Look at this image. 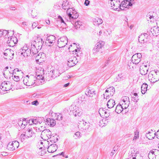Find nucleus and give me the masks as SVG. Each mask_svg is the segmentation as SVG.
I'll return each mask as SVG.
<instances>
[{
  "mask_svg": "<svg viewBox=\"0 0 159 159\" xmlns=\"http://www.w3.org/2000/svg\"><path fill=\"white\" fill-rule=\"evenodd\" d=\"M66 58L67 61V65L70 67L75 66L78 62V60L75 56L74 52L68 53Z\"/></svg>",
  "mask_w": 159,
  "mask_h": 159,
  "instance_id": "nucleus-1",
  "label": "nucleus"
},
{
  "mask_svg": "<svg viewBox=\"0 0 159 159\" xmlns=\"http://www.w3.org/2000/svg\"><path fill=\"white\" fill-rule=\"evenodd\" d=\"M148 78L151 83H155L159 80V72L157 70H151L148 74Z\"/></svg>",
  "mask_w": 159,
  "mask_h": 159,
  "instance_id": "nucleus-2",
  "label": "nucleus"
},
{
  "mask_svg": "<svg viewBox=\"0 0 159 159\" xmlns=\"http://www.w3.org/2000/svg\"><path fill=\"white\" fill-rule=\"evenodd\" d=\"M35 78L34 77H29L28 75L24 78L23 81L24 84L28 86H31L35 83Z\"/></svg>",
  "mask_w": 159,
  "mask_h": 159,
  "instance_id": "nucleus-3",
  "label": "nucleus"
},
{
  "mask_svg": "<svg viewBox=\"0 0 159 159\" xmlns=\"http://www.w3.org/2000/svg\"><path fill=\"white\" fill-rule=\"evenodd\" d=\"M51 132L48 129H45L41 133V137L42 139L45 141L51 138Z\"/></svg>",
  "mask_w": 159,
  "mask_h": 159,
  "instance_id": "nucleus-4",
  "label": "nucleus"
},
{
  "mask_svg": "<svg viewBox=\"0 0 159 159\" xmlns=\"http://www.w3.org/2000/svg\"><path fill=\"white\" fill-rule=\"evenodd\" d=\"M104 44L105 42L101 41L98 42L93 49V53H95L98 52H102V49L104 48Z\"/></svg>",
  "mask_w": 159,
  "mask_h": 159,
  "instance_id": "nucleus-5",
  "label": "nucleus"
},
{
  "mask_svg": "<svg viewBox=\"0 0 159 159\" xmlns=\"http://www.w3.org/2000/svg\"><path fill=\"white\" fill-rule=\"evenodd\" d=\"M68 41L66 36H63L58 39L57 41V46L59 48H63L67 44Z\"/></svg>",
  "mask_w": 159,
  "mask_h": 159,
  "instance_id": "nucleus-6",
  "label": "nucleus"
},
{
  "mask_svg": "<svg viewBox=\"0 0 159 159\" xmlns=\"http://www.w3.org/2000/svg\"><path fill=\"white\" fill-rule=\"evenodd\" d=\"M34 47L38 48V50H40L44 43V41L42 39L37 38L34 40L32 41L31 45H33V43H34Z\"/></svg>",
  "mask_w": 159,
  "mask_h": 159,
  "instance_id": "nucleus-7",
  "label": "nucleus"
},
{
  "mask_svg": "<svg viewBox=\"0 0 159 159\" xmlns=\"http://www.w3.org/2000/svg\"><path fill=\"white\" fill-rule=\"evenodd\" d=\"M11 88V83L9 81L3 82L2 83L1 85L0 86V90L1 89L4 91L9 90Z\"/></svg>",
  "mask_w": 159,
  "mask_h": 159,
  "instance_id": "nucleus-8",
  "label": "nucleus"
},
{
  "mask_svg": "<svg viewBox=\"0 0 159 159\" xmlns=\"http://www.w3.org/2000/svg\"><path fill=\"white\" fill-rule=\"evenodd\" d=\"M108 2L110 4L112 9L115 10L118 9L120 3L119 0H109Z\"/></svg>",
  "mask_w": 159,
  "mask_h": 159,
  "instance_id": "nucleus-9",
  "label": "nucleus"
},
{
  "mask_svg": "<svg viewBox=\"0 0 159 159\" xmlns=\"http://www.w3.org/2000/svg\"><path fill=\"white\" fill-rule=\"evenodd\" d=\"M141 57L142 55L141 53H136L132 57L131 61L133 64H137L140 61Z\"/></svg>",
  "mask_w": 159,
  "mask_h": 159,
  "instance_id": "nucleus-10",
  "label": "nucleus"
},
{
  "mask_svg": "<svg viewBox=\"0 0 159 159\" xmlns=\"http://www.w3.org/2000/svg\"><path fill=\"white\" fill-rule=\"evenodd\" d=\"M57 145L56 144H51L48 148L47 151L49 152L52 153L57 149Z\"/></svg>",
  "mask_w": 159,
  "mask_h": 159,
  "instance_id": "nucleus-11",
  "label": "nucleus"
},
{
  "mask_svg": "<svg viewBox=\"0 0 159 159\" xmlns=\"http://www.w3.org/2000/svg\"><path fill=\"white\" fill-rule=\"evenodd\" d=\"M96 93L93 89H90V88L87 89L86 91L85 92V94L87 97H92L93 94L95 95Z\"/></svg>",
  "mask_w": 159,
  "mask_h": 159,
  "instance_id": "nucleus-12",
  "label": "nucleus"
},
{
  "mask_svg": "<svg viewBox=\"0 0 159 159\" xmlns=\"http://www.w3.org/2000/svg\"><path fill=\"white\" fill-rule=\"evenodd\" d=\"M55 37L53 35H50L47 37V40L49 43V46H51L53 45V43L55 42Z\"/></svg>",
  "mask_w": 159,
  "mask_h": 159,
  "instance_id": "nucleus-13",
  "label": "nucleus"
},
{
  "mask_svg": "<svg viewBox=\"0 0 159 159\" xmlns=\"http://www.w3.org/2000/svg\"><path fill=\"white\" fill-rule=\"evenodd\" d=\"M51 71L52 73H53L52 75H53V79H54L56 77L59 76L61 73L64 72L65 71H61V72H60L59 70L55 69L53 70H51Z\"/></svg>",
  "mask_w": 159,
  "mask_h": 159,
  "instance_id": "nucleus-14",
  "label": "nucleus"
},
{
  "mask_svg": "<svg viewBox=\"0 0 159 159\" xmlns=\"http://www.w3.org/2000/svg\"><path fill=\"white\" fill-rule=\"evenodd\" d=\"M69 11L67 12V15L69 17L70 19H76L78 17V14H77V12L76 11H74V12H72V13H70L68 12Z\"/></svg>",
  "mask_w": 159,
  "mask_h": 159,
  "instance_id": "nucleus-15",
  "label": "nucleus"
},
{
  "mask_svg": "<svg viewBox=\"0 0 159 159\" xmlns=\"http://www.w3.org/2000/svg\"><path fill=\"white\" fill-rule=\"evenodd\" d=\"M34 46V43H33V45H31V47L30 49V53L31 54L32 53L33 55L36 54L38 52L39 50H38V48Z\"/></svg>",
  "mask_w": 159,
  "mask_h": 159,
  "instance_id": "nucleus-16",
  "label": "nucleus"
},
{
  "mask_svg": "<svg viewBox=\"0 0 159 159\" xmlns=\"http://www.w3.org/2000/svg\"><path fill=\"white\" fill-rule=\"evenodd\" d=\"M148 68H146L144 67L140 66V73L142 75H146L148 71Z\"/></svg>",
  "mask_w": 159,
  "mask_h": 159,
  "instance_id": "nucleus-17",
  "label": "nucleus"
},
{
  "mask_svg": "<svg viewBox=\"0 0 159 159\" xmlns=\"http://www.w3.org/2000/svg\"><path fill=\"white\" fill-rule=\"evenodd\" d=\"M46 122L50 126L53 127L56 125V121L55 120L52 119H47Z\"/></svg>",
  "mask_w": 159,
  "mask_h": 159,
  "instance_id": "nucleus-18",
  "label": "nucleus"
},
{
  "mask_svg": "<svg viewBox=\"0 0 159 159\" xmlns=\"http://www.w3.org/2000/svg\"><path fill=\"white\" fill-rule=\"evenodd\" d=\"M115 105V101L111 99L107 102V106L109 108H111L113 107Z\"/></svg>",
  "mask_w": 159,
  "mask_h": 159,
  "instance_id": "nucleus-19",
  "label": "nucleus"
},
{
  "mask_svg": "<svg viewBox=\"0 0 159 159\" xmlns=\"http://www.w3.org/2000/svg\"><path fill=\"white\" fill-rule=\"evenodd\" d=\"M115 92V89L113 87H110L109 88H108L105 91V93H110L111 96H112L114 93Z\"/></svg>",
  "mask_w": 159,
  "mask_h": 159,
  "instance_id": "nucleus-20",
  "label": "nucleus"
},
{
  "mask_svg": "<svg viewBox=\"0 0 159 159\" xmlns=\"http://www.w3.org/2000/svg\"><path fill=\"white\" fill-rule=\"evenodd\" d=\"M75 27L76 29L78 28L82 29L84 28V26L82 25V22L80 21H77L75 22Z\"/></svg>",
  "mask_w": 159,
  "mask_h": 159,
  "instance_id": "nucleus-21",
  "label": "nucleus"
},
{
  "mask_svg": "<svg viewBox=\"0 0 159 159\" xmlns=\"http://www.w3.org/2000/svg\"><path fill=\"white\" fill-rule=\"evenodd\" d=\"M148 85L146 83H143L141 87V92L143 94H144L147 90Z\"/></svg>",
  "mask_w": 159,
  "mask_h": 159,
  "instance_id": "nucleus-22",
  "label": "nucleus"
},
{
  "mask_svg": "<svg viewBox=\"0 0 159 159\" xmlns=\"http://www.w3.org/2000/svg\"><path fill=\"white\" fill-rule=\"evenodd\" d=\"M123 111L121 105L118 104L116 106L115 110V112L118 114L120 113Z\"/></svg>",
  "mask_w": 159,
  "mask_h": 159,
  "instance_id": "nucleus-23",
  "label": "nucleus"
},
{
  "mask_svg": "<svg viewBox=\"0 0 159 159\" xmlns=\"http://www.w3.org/2000/svg\"><path fill=\"white\" fill-rule=\"evenodd\" d=\"M132 157V159H143V157L139 152H137L134 155L131 156Z\"/></svg>",
  "mask_w": 159,
  "mask_h": 159,
  "instance_id": "nucleus-24",
  "label": "nucleus"
},
{
  "mask_svg": "<svg viewBox=\"0 0 159 159\" xmlns=\"http://www.w3.org/2000/svg\"><path fill=\"white\" fill-rule=\"evenodd\" d=\"M73 52H75V55L77 56L78 58L77 59H80L81 57L82 56L83 54L82 53V52L80 51V50H78L75 49L74 51H73Z\"/></svg>",
  "mask_w": 159,
  "mask_h": 159,
  "instance_id": "nucleus-25",
  "label": "nucleus"
},
{
  "mask_svg": "<svg viewBox=\"0 0 159 159\" xmlns=\"http://www.w3.org/2000/svg\"><path fill=\"white\" fill-rule=\"evenodd\" d=\"M102 20L100 18L97 17L93 20V24L94 25H98L102 23Z\"/></svg>",
  "mask_w": 159,
  "mask_h": 159,
  "instance_id": "nucleus-26",
  "label": "nucleus"
},
{
  "mask_svg": "<svg viewBox=\"0 0 159 159\" xmlns=\"http://www.w3.org/2000/svg\"><path fill=\"white\" fill-rule=\"evenodd\" d=\"M15 39L16 40V42H14V40L12 39V38H11L10 40H8L7 41V43L9 46L10 47H13L14 45H15V44L16 43L17 41V39L16 38H15Z\"/></svg>",
  "mask_w": 159,
  "mask_h": 159,
  "instance_id": "nucleus-27",
  "label": "nucleus"
},
{
  "mask_svg": "<svg viewBox=\"0 0 159 159\" xmlns=\"http://www.w3.org/2000/svg\"><path fill=\"white\" fill-rule=\"evenodd\" d=\"M144 39L145 38H144V36L143 34H141L139 36V41L140 42L141 44L147 42V40H145Z\"/></svg>",
  "mask_w": 159,
  "mask_h": 159,
  "instance_id": "nucleus-28",
  "label": "nucleus"
},
{
  "mask_svg": "<svg viewBox=\"0 0 159 159\" xmlns=\"http://www.w3.org/2000/svg\"><path fill=\"white\" fill-rule=\"evenodd\" d=\"M62 8L65 10L68 9L70 7L68 2L67 1L66 2L64 1L62 4Z\"/></svg>",
  "mask_w": 159,
  "mask_h": 159,
  "instance_id": "nucleus-29",
  "label": "nucleus"
},
{
  "mask_svg": "<svg viewBox=\"0 0 159 159\" xmlns=\"http://www.w3.org/2000/svg\"><path fill=\"white\" fill-rule=\"evenodd\" d=\"M27 139L33 135L32 130L30 129L27 130L25 133Z\"/></svg>",
  "mask_w": 159,
  "mask_h": 159,
  "instance_id": "nucleus-30",
  "label": "nucleus"
},
{
  "mask_svg": "<svg viewBox=\"0 0 159 159\" xmlns=\"http://www.w3.org/2000/svg\"><path fill=\"white\" fill-rule=\"evenodd\" d=\"M124 78H125L123 77L121 74H119L116 76V77L115 79H114V81L115 82L119 81L121 80H124Z\"/></svg>",
  "mask_w": 159,
  "mask_h": 159,
  "instance_id": "nucleus-31",
  "label": "nucleus"
},
{
  "mask_svg": "<svg viewBox=\"0 0 159 159\" xmlns=\"http://www.w3.org/2000/svg\"><path fill=\"white\" fill-rule=\"evenodd\" d=\"M78 107V106H76L74 104H72L70 106V111H72L74 115L75 113L76 110L77 109Z\"/></svg>",
  "mask_w": 159,
  "mask_h": 159,
  "instance_id": "nucleus-32",
  "label": "nucleus"
},
{
  "mask_svg": "<svg viewBox=\"0 0 159 159\" xmlns=\"http://www.w3.org/2000/svg\"><path fill=\"white\" fill-rule=\"evenodd\" d=\"M28 50V48H27L26 49L22 48L20 50L19 53H20V55H22L24 57H25L26 55L28 56V53H27Z\"/></svg>",
  "mask_w": 159,
  "mask_h": 159,
  "instance_id": "nucleus-33",
  "label": "nucleus"
},
{
  "mask_svg": "<svg viewBox=\"0 0 159 159\" xmlns=\"http://www.w3.org/2000/svg\"><path fill=\"white\" fill-rule=\"evenodd\" d=\"M44 53H39L35 57L36 61L37 62H39V59H41L43 58L42 57L44 56Z\"/></svg>",
  "mask_w": 159,
  "mask_h": 159,
  "instance_id": "nucleus-34",
  "label": "nucleus"
},
{
  "mask_svg": "<svg viewBox=\"0 0 159 159\" xmlns=\"http://www.w3.org/2000/svg\"><path fill=\"white\" fill-rule=\"evenodd\" d=\"M151 131H148V133H147L146 134V137L148 138L149 139H152L154 138V136L152 135L153 133H152V131L151 130Z\"/></svg>",
  "mask_w": 159,
  "mask_h": 159,
  "instance_id": "nucleus-35",
  "label": "nucleus"
},
{
  "mask_svg": "<svg viewBox=\"0 0 159 159\" xmlns=\"http://www.w3.org/2000/svg\"><path fill=\"white\" fill-rule=\"evenodd\" d=\"M7 149L10 151H13L15 150V148L13 147V145L12 144V142H9L7 145Z\"/></svg>",
  "mask_w": 159,
  "mask_h": 159,
  "instance_id": "nucleus-36",
  "label": "nucleus"
},
{
  "mask_svg": "<svg viewBox=\"0 0 159 159\" xmlns=\"http://www.w3.org/2000/svg\"><path fill=\"white\" fill-rule=\"evenodd\" d=\"M57 21V23L60 22L61 24H63L65 25H66V23L65 22L62 17L60 16H58Z\"/></svg>",
  "mask_w": 159,
  "mask_h": 159,
  "instance_id": "nucleus-37",
  "label": "nucleus"
},
{
  "mask_svg": "<svg viewBox=\"0 0 159 159\" xmlns=\"http://www.w3.org/2000/svg\"><path fill=\"white\" fill-rule=\"evenodd\" d=\"M83 124L84 125V128H83V129L84 131V133H86L87 131V129H88L89 127V122H85V123H83Z\"/></svg>",
  "mask_w": 159,
  "mask_h": 159,
  "instance_id": "nucleus-38",
  "label": "nucleus"
},
{
  "mask_svg": "<svg viewBox=\"0 0 159 159\" xmlns=\"http://www.w3.org/2000/svg\"><path fill=\"white\" fill-rule=\"evenodd\" d=\"M56 119L58 120H62L63 116L61 114L56 113L55 115Z\"/></svg>",
  "mask_w": 159,
  "mask_h": 159,
  "instance_id": "nucleus-39",
  "label": "nucleus"
},
{
  "mask_svg": "<svg viewBox=\"0 0 159 159\" xmlns=\"http://www.w3.org/2000/svg\"><path fill=\"white\" fill-rule=\"evenodd\" d=\"M121 99L123 102V103H130L129 98L127 96H124L122 97Z\"/></svg>",
  "mask_w": 159,
  "mask_h": 159,
  "instance_id": "nucleus-40",
  "label": "nucleus"
},
{
  "mask_svg": "<svg viewBox=\"0 0 159 159\" xmlns=\"http://www.w3.org/2000/svg\"><path fill=\"white\" fill-rule=\"evenodd\" d=\"M12 144L13 145V147L15 148V150L17 148L19 145V142L17 141H14L12 142Z\"/></svg>",
  "mask_w": 159,
  "mask_h": 159,
  "instance_id": "nucleus-41",
  "label": "nucleus"
},
{
  "mask_svg": "<svg viewBox=\"0 0 159 159\" xmlns=\"http://www.w3.org/2000/svg\"><path fill=\"white\" fill-rule=\"evenodd\" d=\"M30 121H31L32 123H33L34 124L36 125L39 123V124H41L42 122L41 121H39V120L38 119V118H37L35 119H30Z\"/></svg>",
  "mask_w": 159,
  "mask_h": 159,
  "instance_id": "nucleus-42",
  "label": "nucleus"
},
{
  "mask_svg": "<svg viewBox=\"0 0 159 159\" xmlns=\"http://www.w3.org/2000/svg\"><path fill=\"white\" fill-rule=\"evenodd\" d=\"M52 72L50 71L48 74H46V78L49 80L53 79V75Z\"/></svg>",
  "mask_w": 159,
  "mask_h": 159,
  "instance_id": "nucleus-43",
  "label": "nucleus"
},
{
  "mask_svg": "<svg viewBox=\"0 0 159 159\" xmlns=\"http://www.w3.org/2000/svg\"><path fill=\"white\" fill-rule=\"evenodd\" d=\"M81 113L80 112V111L79 110V107H78L77 109L75 111V113L74 114V115L75 116H81Z\"/></svg>",
  "mask_w": 159,
  "mask_h": 159,
  "instance_id": "nucleus-44",
  "label": "nucleus"
},
{
  "mask_svg": "<svg viewBox=\"0 0 159 159\" xmlns=\"http://www.w3.org/2000/svg\"><path fill=\"white\" fill-rule=\"evenodd\" d=\"M154 157L155 158L159 159V151L156 149H155Z\"/></svg>",
  "mask_w": 159,
  "mask_h": 159,
  "instance_id": "nucleus-45",
  "label": "nucleus"
},
{
  "mask_svg": "<svg viewBox=\"0 0 159 159\" xmlns=\"http://www.w3.org/2000/svg\"><path fill=\"white\" fill-rule=\"evenodd\" d=\"M20 138L21 141L22 142H24L25 140L27 139L25 134H22L20 136Z\"/></svg>",
  "mask_w": 159,
  "mask_h": 159,
  "instance_id": "nucleus-46",
  "label": "nucleus"
},
{
  "mask_svg": "<svg viewBox=\"0 0 159 159\" xmlns=\"http://www.w3.org/2000/svg\"><path fill=\"white\" fill-rule=\"evenodd\" d=\"M147 19L148 21H149V19L150 20L152 19L153 20L154 19V16H153L152 15L151 16L150 13H149L147 15Z\"/></svg>",
  "mask_w": 159,
  "mask_h": 159,
  "instance_id": "nucleus-47",
  "label": "nucleus"
},
{
  "mask_svg": "<svg viewBox=\"0 0 159 159\" xmlns=\"http://www.w3.org/2000/svg\"><path fill=\"white\" fill-rule=\"evenodd\" d=\"M130 103H122L121 106L122 107V108L123 109H126L129 106Z\"/></svg>",
  "mask_w": 159,
  "mask_h": 159,
  "instance_id": "nucleus-48",
  "label": "nucleus"
},
{
  "mask_svg": "<svg viewBox=\"0 0 159 159\" xmlns=\"http://www.w3.org/2000/svg\"><path fill=\"white\" fill-rule=\"evenodd\" d=\"M13 75H12V76L13 77L12 78L14 81L17 82L20 80V79L19 76L14 75L13 76Z\"/></svg>",
  "mask_w": 159,
  "mask_h": 159,
  "instance_id": "nucleus-49",
  "label": "nucleus"
},
{
  "mask_svg": "<svg viewBox=\"0 0 159 159\" xmlns=\"http://www.w3.org/2000/svg\"><path fill=\"white\" fill-rule=\"evenodd\" d=\"M80 132H77L75 134V136H74V137L75 138V139H76L77 138H80Z\"/></svg>",
  "mask_w": 159,
  "mask_h": 159,
  "instance_id": "nucleus-50",
  "label": "nucleus"
},
{
  "mask_svg": "<svg viewBox=\"0 0 159 159\" xmlns=\"http://www.w3.org/2000/svg\"><path fill=\"white\" fill-rule=\"evenodd\" d=\"M93 100V99L92 97H89L87 102V104L88 105L91 104L92 103Z\"/></svg>",
  "mask_w": 159,
  "mask_h": 159,
  "instance_id": "nucleus-51",
  "label": "nucleus"
},
{
  "mask_svg": "<svg viewBox=\"0 0 159 159\" xmlns=\"http://www.w3.org/2000/svg\"><path fill=\"white\" fill-rule=\"evenodd\" d=\"M68 11H69L68 12L70 13H72V12H74V11H75V9H74L73 8H70L69 7V8H68V9H67V10L66 11L67 14Z\"/></svg>",
  "mask_w": 159,
  "mask_h": 159,
  "instance_id": "nucleus-52",
  "label": "nucleus"
},
{
  "mask_svg": "<svg viewBox=\"0 0 159 159\" xmlns=\"http://www.w3.org/2000/svg\"><path fill=\"white\" fill-rule=\"evenodd\" d=\"M138 98V97H132V100L134 102H137L138 100H139Z\"/></svg>",
  "mask_w": 159,
  "mask_h": 159,
  "instance_id": "nucleus-53",
  "label": "nucleus"
},
{
  "mask_svg": "<svg viewBox=\"0 0 159 159\" xmlns=\"http://www.w3.org/2000/svg\"><path fill=\"white\" fill-rule=\"evenodd\" d=\"M117 151V149H116L115 147H114V148H113V150H112L111 153V156H112L114 154V153H115Z\"/></svg>",
  "mask_w": 159,
  "mask_h": 159,
  "instance_id": "nucleus-54",
  "label": "nucleus"
},
{
  "mask_svg": "<svg viewBox=\"0 0 159 159\" xmlns=\"http://www.w3.org/2000/svg\"><path fill=\"white\" fill-rule=\"evenodd\" d=\"M134 0H126V1H128V6H132L133 2Z\"/></svg>",
  "mask_w": 159,
  "mask_h": 159,
  "instance_id": "nucleus-55",
  "label": "nucleus"
},
{
  "mask_svg": "<svg viewBox=\"0 0 159 159\" xmlns=\"http://www.w3.org/2000/svg\"><path fill=\"white\" fill-rule=\"evenodd\" d=\"M44 79V77L42 76V75H38L36 79L37 80H43Z\"/></svg>",
  "mask_w": 159,
  "mask_h": 159,
  "instance_id": "nucleus-56",
  "label": "nucleus"
},
{
  "mask_svg": "<svg viewBox=\"0 0 159 159\" xmlns=\"http://www.w3.org/2000/svg\"><path fill=\"white\" fill-rule=\"evenodd\" d=\"M23 124L21 125V128L24 129L25 128V126L27 125V122L26 121H25L24 122H22Z\"/></svg>",
  "mask_w": 159,
  "mask_h": 159,
  "instance_id": "nucleus-57",
  "label": "nucleus"
},
{
  "mask_svg": "<svg viewBox=\"0 0 159 159\" xmlns=\"http://www.w3.org/2000/svg\"><path fill=\"white\" fill-rule=\"evenodd\" d=\"M155 152V150L153 151H151L150 152H149V154H148V157H149L150 156H151V155H152V156H154V153H154V152Z\"/></svg>",
  "mask_w": 159,
  "mask_h": 159,
  "instance_id": "nucleus-58",
  "label": "nucleus"
},
{
  "mask_svg": "<svg viewBox=\"0 0 159 159\" xmlns=\"http://www.w3.org/2000/svg\"><path fill=\"white\" fill-rule=\"evenodd\" d=\"M39 104V103L37 100H35L32 102V104L35 106H37Z\"/></svg>",
  "mask_w": 159,
  "mask_h": 159,
  "instance_id": "nucleus-59",
  "label": "nucleus"
},
{
  "mask_svg": "<svg viewBox=\"0 0 159 159\" xmlns=\"http://www.w3.org/2000/svg\"><path fill=\"white\" fill-rule=\"evenodd\" d=\"M104 113H105L104 116L106 118L108 117H109V116L110 115V114H109L110 113V112L108 113V112H107V111H105Z\"/></svg>",
  "mask_w": 159,
  "mask_h": 159,
  "instance_id": "nucleus-60",
  "label": "nucleus"
},
{
  "mask_svg": "<svg viewBox=\"0 0 159 159\" xmlns=\"http://www.w3.org/2000/svg\"><path fill=\"white\" fill-rule=\"evenodd\" d=\"M154 134L155 135L154 137H155L156 135L157 138L159 139V129L157 130V132H155Z\"/></svg>",
  "mask_w": 159,
  "mask_h": 159,
  "instance_id": "nucleus-61",
  "label": "nucleus"
},
{
  "mask_svg": "<svg viewBox=\"0 0 159 159\" xmlns=\"http://www.w3.org/2000/svg\"><path fill=\"white\" fill-rule=\"evenodd\" d=\"M6 51L7 52H8V55H10V54H12L13 53V51L11 50V49H6Z\"/></svg>",
  "mask_w": 159,
  "mask_h": 159,
  "instance_id": "nucleus-62",
  "label": "nucleus"
},
{
  "mask_svg": "<svg viewBox=\"0 0 159 159\" xmlns=\"http://www.w3.org/2000/svg\"><path fill=\"white\" fill-rule=\"evenodd\" d=\"M104 98H109V93H107L106 94L105 93V94H104Z\"/></svg>",
  "mask_w": 159,
  "mask_h": 159,
  "instance_id": "nucleus-63",
  "label": "nucleus"
},
{
  "mask_svg": "<svg viewBox=\"0 0 159 159\" xmlns=\"http://www.w3.org/2000/svg\"><path fill=\"white\" fill-rule=\"evenodd\" d=\"M111 59V58L109 57L108 58V60L106 61L105 63L104 64V66L103 67L106 66L107 65H108L109 63V61Z\"/></svg>",
  "mask_w": 159,
  "mask_h": 159,
  "instance_id": "nucleus-64",
  "label": "nucleus"
}]
</instances>
